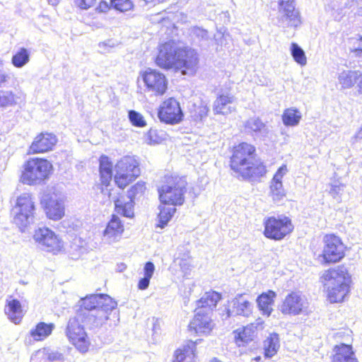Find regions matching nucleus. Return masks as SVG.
<instances>
[{
  "label": "nucleus",
  "instance_id": "obj_1",
  "mask_svg": "<svg viewBox=\"0 0 362 362\" xmlns=\"http://www.w3.org/2000/svg\"><path fill=\"white\" fill-rule=\"evenodd\" d=\"M255 151V147L246 142L233 148L230 166L243 180L255 181L267 173L266 167L256 158Z\"/></svg>",
  "mask_w": 362,
  "mask_h": 362
},
{
  "label": "nucleus",
  "instance_id": "obj_2",
  "mask_svg": "<svg viewBox=\"0 0 362 362\" xmlns=\"http://www.w3.org/2000/svg\"><path fill=\"white\" fill-rule=\"evenodd\" d=\"M325 286L327 288V296L331 303H339L344 300L349 292L350 276L344 267H338L326 271L322 276Z\"/></svg>",
  "mask_w": 362,
  "mask_h": 362
},
{
  "label": "nucleus",
  "instance_id": "obj_3",
  "mask_svg": "<svg viewBox=\"0 0 362 362\" xmlns=\"http://www.w3.org/2000/svg\"><path fill=\"white\" fill-rule=\"evenodd\" d=\"M187 185L185 177L166 174L158 188L160 201L162 204L173 206L182 205L185 201Z\"/></svg>",
  "mask_w": 362,
  "mask_h": 362
},
{
  "label": "nucleus",
  "instance_id": "obj_4",
  "mask_svg": "<svg viewBox=\"0 0 362 362\" xmlns=\"http://www.w3.org/2000/svg\"><path fill=\"white\" fill-rule=\"evenodd\" d=\"M21 180L23 184L40 185L48 179L52 165L43 158H30L23 165Z\"/></svg>",
  "mask_w": 362,
  "mask_h": 362
},
{
  "label": "nucleus",
  "instance_id": "obj_5",
  "mask_svg": "<svg viewBox=\"0 0 362 362\" xmlns=\"http://www.w3.org/2000/svg\"><path fill=\"white\" fill-rule=\"evenodd\" d=\"M35 204L31 196L24 193L19 196L11 209L13 223L23 232L34 221Z\"/></svg>",
  "mask_w": 362,
  "mask_h": 362
},
{
  "label": "nucleus",
  "instance_id": "obj_6",
  "mask_svg": "<svg viewBox=\"0 0 362 362\" xmlns=\"http://www.w3.org/2000/svg\"><path fill=\"white\" fill-rule=\"evenodd\" d=\"M78 312L85 327L90 329L100 327L108 321H110L109 327L116 326L119 320L117 310L110 312V310L103 309H93Z\"/></svg>",
  "mask_w": 362,
  "mask_h": 362
},
{
  "label": "nucleus",
  "instance_id": "obj_7",
  "mask_svg": "<svg viewBox=\"0 0 362 362\" xmlns=\"http://www.w3.org/2000/svg\"><path fill=\"white\" fill-rule=\"evenodd\" d=\"M79 317L77 311L74 317L69 318L65 329V334L69 341L81 353H86L88 350L90 341L85 332V326Z\"/></svg>",
  "mask_w": 362,
  "mask_h": 362
},
{
  "label": "nucleus",
  "instance_id": "obj_8",
  "mask_svg": "<svg viewBox=\"0 0 362 362\" xmlns=\"http://www.w3.org/2000/svg\"><path fill=\"white\" fill-rule=\"evenodd\" d=\"M115 181L117 186L124 189L140 175L137 160L132 156L122 158L115 165Z\"/></svg>",
  "mask_w": 362,
  "mask_h": 362
},
{
  "label": "nucleus",
  "instance_id": "obj_9",
  "mask_svg": "<svg viewBox=\"0 0 362 362\" xmlns=\"http://www.w3.org/2000/svg\"><path fill=\"white\" fill-rule=\"evenodd\" d=\"M264 226L265 237L275 240H282L293 230L291 220L283 215L265 218Z\"/></svg>",
  "mask_w": 362,
  "mask_h": 362
},
{
  "label": "nucleus",
  "instance_id": "obj_10",
  "mask_svg": "<svg viewBox=\"0 0 362 362\" xmlns=\"http://www.w3.org/2000/svg\"><path fill=\"white\" fill-rule=\"evenodd\" d=\"M309 303L305 295L299 291L288 294L279 305V310L284 315H298L308 312Z\"/></svg>",
  "mask_w": 362,
  "mask_h": 362
},
{
  "label": "nucleus",
  "instance_id": "obj_11",
  "mask_svg": "<svg viewBox=\"0 0 362 362\" xmlns=\"http://www.w3.org/2000/svg\"><path fill=\"white\" fill-rule=\"evenodd\" d=\"M323 243L324 247L321 256L325 263H336L344 257V245L339 237L334 235H326Z\"/></svg>",
  "mask_w": 362,
  "mask_h": 362
},
{
  "label": "nucleus",
  "instance_id": "obj_12",
  "mask_svg": "<svg viewBox=\"0 0 362 362\" xmlns=\"http://www.w3.org/2000/svg\"><path fill=\"white\" fill-rule=\"evenodd\" d=\"M145 189V183L138 182L127 191V199L128 200L126 201L123 196L115 199L116 212L125 217H132L134 214V199L136 196L141 195Z\"/></svg>",
  "mask_w": 362,
  "mask_h": 362
},
{
  "label": "nucleus",
  "instance_id": "obj_13",
  "mask_svg": "<svg viewBox=\"0 0 362 362\" xmlns=\"http://www.w3.org/2000/svg\"><path fill=\"white\" fill-rule=\"evenodd\" d=\"M33 239L43 250L49 252H56L62 247V243L57 235L46 227L36 229L33 234Z\"/></svg>",
  "mask_w": 362,
  "mask_h": 362
},
{
  "label": "nucleus",
  "instance_id": "obj_14",
  "mask_svg": "<svg viewBox=\"0 0 362 362\" xmlns=\"http://www.w3.org/2000/svg\"><path fill=\"white\" fill-rule=\"evenodd\" d=\"M146 90L154 95H163L167 89L168 82L164 74L154 69H148L141 74Z\"/></svg>",
  "mask_w": 362,
  "mask_h": 362
},
{
  "label": "nucleus",
  "instance_id": "obj_15",
  "mask_svg": "<svg viewBox=\"0 0 362 362\" xmlns=\"http://www.w3.org/2000/svg\"><path fill=\"white\" fill-rule=\"evenodd\" d=\"M300 23L299 13L295 8L294 0H279V26L297 27Z\"/></svg>",
  "mask_w": 362,
  "mask_h": 362
},
{
  "label": "nucleus",
  "instance_id": "obj_16",
  "mask_svg": "<svg viewBox=\"0 0 362 362\" xmlns=\"http://www.w3.org/2000/svg\"><path fill=\"white\" fill-rule=\"evenodd\" d=\"M82 304L78 311L90 310L93 309H103L104 310L114 311L117 303L106 294H93L81 299Z\"/></svg>",
  "mask_w": 362,
  "mask_h": 362
},
{
  "label": "nucleus",
  "instance_id": "obj_17",
  "mask_svg": "<svg viewBox=\"0 0 362 362\" xmlns=\"http://www.w3.org/2000/svg\"><path fill=\"white\" fill-rule=\"evenodd\" d=\"M158 117L161 122L174 124L182 120L183 113L180 103L174 98L163 102L158 111Z\"/></svg>",
  "mask_w": 362,
  "mask_h": 362
},
{
  "label": "nucleus",
  "instance_id": "obj_18",
  "mask_svg": "<svg viewBox=\"0 0 362 362\" xmlns=\"http://www.w3.org/2000/svg\"><path fill=\"white\" fill-rule=\"evenodd\" d=\"M179 48L173 42L168 41L161 45L156 57V62L158 66L170 69L177 66L179 60Z\"/></svg>",
  "mask_w": 362,
  "mask_h": 362
},
{
  "label": "nucleus",
  "instance_id": "obj_19",
  "mask_svg": "<svg viewBox=\"0 0 362 362\" xmlns=\"http://www.w3.org/2000/svg\"><path fill=\"white\" fill-rule=\"evenodd\" d=\"M252 303L245 299L243 294H238L230 302V308H226V317L223 314V320L233 315L248 317L252 314Z\"/></svg>",
  "mask_w": 362,
  "mask_h": 362
},
{
  "label": "nucleus",
  "instance_id": "obj_20",
  "mask_svg": "<svg viewBox=\"0 0 362 362\" xmlns=\"http://www.w3.org/2000/svg\"><path fill=\"white\" fill-rule=\"evenodd\" d=\"M195 315L189 325L190 331H194L197 334H207L213 327L211 314L202 312V310H195Z\"/></svg>",
  "mask_w": 362,
  "mask_h": 362
},
{
  "label": "nucleus",
  "instance_id": "obj_21",
  "mask_svg": "<svg viewBox=\"0 0 362 362\" xmlns=\"http://www.w3.org/2000/svg\"><path fill=\"white\" fill-rule=\"evenodd\" d=\"M57 136L51 133H41L32 142L29 148L30 153H41L52 149L57 144Z\"/></svg>",
  "mask_w": 362,
  "mask_h": 362
},
{
  "label": "nucleus",
  "instance_id": "obj_22",
  "mask_svg": "<svg viewBox=\"0 0 362 362\" xmlns=\"http://www.w3.org/2000/svg\"><path fill=\"white\" fill-rule=\"evenodd\" d=\"M179 60L177 63V68H185L182 71L185 74H192L195 71L198 65V54L194 49H179Z\"/></svg>",
  "mask_w": 362,
  "mask_h": 362
},
{
  "label": "nucleus",
  "instance_id": "obj_23",
  "mask_svg": "<svg viewBox=\"0 0 362 362\" xmlns=\"http://www.w3.org/2000/svg\"><path fill=\"white\" fill-rule=\"evenodd\" d=\"M42 203L45 205V210L47 217L52 220H59L64 215V206L62 200L54 197L45 195Z\"/></svg>",
  "mask_w": 362,
  "mask_h": 362
},
{
  "label": "nucleus",
  "instance_id": "obj_24",
  "mask_svg": "<svg viewBox=\"0 0 362 362\" xmlns=\"http://www.w3.org/2000/svg\"><path fill=\"white\" fill-rule=\"evenodd\" d=\"M245 131L255 139H264L268 136L269 129L267 125L259 117H253L248 119L244 124Z\"/></svg>",
  "mask_w": 362,
  "mask_h": 362
},
{
  "label": "nucleus",
  "instance_id": "obj_25",
  "mask_svg": "<svg viewBox=\"0 0 362 362\" xmlns=\"http://www.w3.org/2000/svg\"><path fill=\"white\" fill-rule=\"evenodd\" d=\"M124 231V226L119 218L113 215L103 232L105 241L109 243L118 241Z\"/></svg>",
  "mask_w": 362,
  "mask_h": 362
},
{
  "label": "nucleus",
  "instance_id": "obj_26",
  "mask_svg": "<svg viewBox=\"0 0 362 362\" xmlns=\"http://www.w3.org/2000/svg\"><path fill=\"white\" fill-rule=\"evenodd\" d=\"M188 31L192 44L202 49H207L210 46L212 38L207 30L199 26H192Z\"/></svg>",
  "mask_w": 362,
  "mask_h": 362
},
{
  "label": "nucleus",
  "instance_id": "obj_27",
  "mask_svg": "<svg viewBox=\"0 0 362 362\" xmlns=\"http://www.w3.org/2000/svg\"><path fill=\"white\" fill-rule=\"evenodd\" d=\"M276 293L272 290H268L262 293L256 299L257 307L262 314L264 316L269 317L273 312V305Z\"/></svg>",
  "mask_w": 362,
  "mask_h": 362
},
{
  "label": "nucleus",
  "instance_id": "obj_28",
  "mask_svg": "<svg viewBox=\"0 0 362 362\" xmlns=\"http://www.w3.org/2000/svg\"><path fill=\"white\" fill-rule=\"evenodd\" d=\"M221 298V296L218 292H206L197 301V308L196 310H202V312L211 314Z\"/></svg>",
  "mask_w": 362,
  "mask_h": 362
},
{
  "label": "nucleus",
  "instance_id": "obj_29",
  "mask_svg": "<svg viewBox=\"0 0 362 362\" xmlns=\"http://www.w3.org/2000/svg\"><path fill=\"white\" fill-rule=\"evenodd\" d=\"M4 312L8 318L15 324H19L23 317L21 304L17 299L6 300Z\"/></svg>",
  "mask_w": 362,
  "mask_h": 362
},
{
  "label": "nucleus",
  "instance_id": "obj_30",
  "mask_svg": "<svg viewBox=\"0 0 362 362\" xmlns=\"http://www.w3.org/2000/svg\"><path fill=\"white\" fill-rule=\"evenodd\" d=\"M335 353L332 356V362H357L350 345L341 344L334 348Z\"/></svg>",
  "mask_w": 362,
  "mask_h": 362
},
{
  "label": "nucleus",
  "instance_id": "obj_31",
  "mask_svg": "<svg viewBox=\"0 0 362 362\" xmlns=\"http://www.w3.org/2000/svg\"><path fill=\"white\" fill-rule=\"evenodd\" d=\"M234 97L229 94L220 95L214 103V112L215 114L228 115L230 113L234 107L232 106L234 102Z\"/></svg>",
  "mask_w": 362,
  "mask_h": 362
},
{
  "label": "nucleus",
  "instance_id": "obj_32",
  "mask_svg": "<svg viewBox=\"0 0 362 362\" xmlns=\"http://www.w3.org/2000/svg\"><path fill=\"white\" fill-rule=\"evenodd\" d=\"M195 348L194 341H188L175 351L173 362H190L194 356Z\"/></svg>",
  "mask_w": 362,
  "mask_h": 362
},
{
  "label": "nucleus",
  "instance_id": "obj_33",
  "mask_svg": "<svg viewBox=\"0 0 362 362\" xmlns=\"http://www.w3.org/2000/svg\"><path fill=\"white\" fill-rule=\"evenodd\" d=\"M54 329L53 323H45L40 322L37 323L34 329L30 331V336L35 341H42L48 337Z\"/></svg>",
  "mask_w": 362,
  "mask_h": 362
},
{
  "label": "nucleus",
  "instance_id": "obj_34",
  "mask_svg": "<svg viewBox=\"0 0 362 362\" xmlns=\"http://www.w3.org/2000/svg\"><path fill=\"white\" fill-rule=\"evenodd\" d=\"M160 212L157 216L158 223L156 228H164L172 218L176 209L175 206L163 204L159 206Z\"/></svg>",
  "mask_w": 362,
  "mask_h": 362
},
{
  "label": "nucleus",
  "instance_id": "obj_35",
  "mask_svg": "<svg viewBox=\"0 0 362 362\" xmlns=\"http://www.w3.org/2000/svg\"><path fill=\"white\" fill-rule=\"evenodd\" d=\"M100 175L103 185H108L112 177V164L107 156L103 155L100 158Z\"/></svg>",
  "mask_w": 362,
  "mask_h": 362
},
{
  "label": "nucleus",
  "instance_id": "obj_36",
  "mask_svg": "<svg viewBox=\"0 0 362 362\" xmlns=\"http://www.w3.org/2000/svg\"><path fill=\"white\" fill-rule=\"evenodd\" d=\"M279 338L276 333L270 334L264 341V356L266 358H272L279 349Z\"/></svg>",
  "mask_w": 362,
  "mask_h": 362
},
{
  "label": "nucleus",
  "instance_id": "obj_37",
  "mask_svg": "<svg viewBox=\"0 0 362 362\" xmlns=\"http://www.w3.org/2000/svg\"><path fill=\"white\" fill-rule=\"evenodd\" d=\"M301 119L300 112L293 107L286 109L282 115V121L285 126H297Z\"/></svg>",
  "mask_w": 362,
  "mask_h": 362
},
{
  "label": "nucleus",
  "instance_id": "obj_38",
  "mask_svg": "<svg viewBox=\"0 0 362 362\" xmlns=\"http://www.w3.org/2000/svg\"><path fill=\"white\" fill-rule=\"evenodd\" d=\"M30 53L28 49L25 47H21L13 54L11 64L14 67L21 69L30 62Z\"/></svg>",
  "mask_w": 362,
  "mask_h": 362
},
{
  "label": "nucleus",
  "instance_id": "obj_39",
  "mask_svg": "<svg viewBox=\"0 0 362 362\" xmlns=\"http://www.w3.org/2000/svg\"><path fill=\"white\" fill-rule=\"evenodd\" d=\"M358 79V74L356 71L350 70L343 71L339 74L338 81L342 88H351Z\"/></svg>",
  "mask_w": 362,
  "mask_h": 362
},
{
  "label": "nucleus",
  "instance_id": "obj_40",
  "mask_svg": "<svg viewBox=\"0 0 362 362\" xmlns=\"http://www.w3.org/2000/svg\"><path fill=\"white\" fill-rule=\"evenodd\" d=\"M255 329L256 327H255L253 325H247L243 327V329L240 331L238 333V335L235 337L237 341H240L246 344L252 341L255 336Z\"/></svg>",
  "mask_w": 362,
  "mask_h": 362
},
{
  "label": "nucleus",
  "instance_id": "obj_41",
  "mask_svg": "<svg viewBox=\"0 0 362 362\" xmlns=\"http://www.w3.org/2000/svg\"><path fill=\"white\" fill-rule=\"evenodd\" d=\"M291 54L298 64L301 66L305 65L307 62L306 57L303 49L296 42H292L291 45Z\"/></svg>",
  "mask_w": 362,
  "mask_h": 362
},
{
  "label": "nucleus",
  "instance_id": "obj_42",
  "mask_svg": "<svg viewBox=\"0 0 362 362\" xmlns=\"http://www.w3.org/2000/svg\"><path fill=\"white\" fill-rule=\"evenodd\" d=\"M270 194L274 202H277L281 201L286 197V192L282 182H271Z\"/></svg>",
  "mask_w": 362,
  "mask_h": 362
},
{
  "label": "nucleus",
  "instance_id": "obj_43",
  "mask_svg": "<svg viewBox=\"0 0 362 362\" xmlns=\"http://www.w3.org/2000/svg\"><path fill=\"white\" fill-rule=\"evenodd\" d=\"M128 117L132 124L134 127H144L146 125L143 115L135 110H129L128 112Z\"/></svg>",
  "mask_w": 362,
  "mask_h": 362
},
{
  "label": "nucleus",
  "instance_id": "obj_44",
  "mask_svg": "<svg viewBox=\"0 0 362 362\" xmlns=\"http://www.w3.org/2000/svg\"><path fill=\"white\" fill-rule=\"evenodd\" d=\"M110 5L121 12L130 11L134 6L131 0H111Z\"/></svg>",
  "mask_w": 362,
  "mask_h": 362
},
{
  "label": "nucleus",
  "instance_id": "obj_45",
  "mask_svg": "<svg viewBox=\"0 0 362 362\" xmlns=\"http://www.w3.org/2000/svg\"><path fill=\"white\" fill-rule=\"evenodd\" d=\"M16 103L14 95L12 92H3L0 95V106H8Z\"/></svg>",
  "mask_w": 362,
  "mask_h": 362
},
{
  "label": "nucleus",
  "instance_id": "obj_46",
  "mask_svg": "<svg viewBox=\"0 0 362 362\" xmlns=\"http://www.w3.org/2000/svg\"><path fill=\"white\" fill-rule=\"evenodd\" d=\"M345 188V186L337 182H334L330 185L329 194L334 198L338 199L340 195L342 194Z\"/></svg>",
  "mask_w": 362,
  "mask_h": 362
},
{
  "label": "nucleus",
  "instance_id": "obj_47",
  "mask_svg": "<svg viewBox=\"0 0 362 362\" xmlns=\"http://www.w3.org/2000/svg\"><path fill=\"white\" fill-rule=\"evenodd\" d=\"M146 141L149 144H158L161 141V136H159L157 129L151 128L146 134Z\"/></svg>",
  "mask_w": 362,
  "mask_h": 362
},
{
  "label": "nucleus",
  "instance_id": "obj_48",
  "mask_svg": "<svg viewBox=\"0 0 362 362\" xmlns=\"http://www.w3.org/2000/svg\"><path fill=\"white\" fill-rule=\"evenodd\" d=\"M115 46V43L112 40H107L98 44L100 53L109 52L110 49Z\"/></svg>",
  "mask_w": 362,
  "mask_h": 362
},
{
  "label": "nucleus",
  "instance_id": "obj_49",
  "mask_svg": "<svg viewBox=\"0 0 362 362\" xmlns=\"http://www.w3.org/2000/svg\"><path fill=\"white\" fill-rule=\"evenodd\" d=\"M155 271V266L153 262H147L144 268V276L148 277L150 279L152 278V276Z\"/></svg>",
  "mask_w": 362,
  "mask_h": 362
},
{
  "label": "nucleus",
  "instance_id": "obj_50",
  "mask_svg": "<svg viewBox=\"0 0 362 362\" xmlns=\"http://www.w3.org/2000/svg\"><path fill=\"white\" fill-rule=\"evenodd\" d=\"M47 357L49 361H62L64 359L62 354L58 351H50L47 354Z\"/></svg>",
  "mask_w": 362,
  "mask_h": 362
},
{
  "label": "nucleus",
  "instance_id": "obj_51",
  "mask_svg": "<svg viewBox=\"0 0 362 362\" xmlns=\"http://www.w3.org/2000/svg\"><path fill=\"white\" fill-rule=\"evenodd\" d=\"M95 0H76V4L81 9H88L95 3Z\"/></svg>",
  "mask_w": 362,
  "mask_h": 362
},
{
  "label": "nucleus",
  "instance_id": "obj_52",
  "mask_svg": "<svg viewBox=\"0 0 362 362\" xmlns=\"http://www.w3.org/2000/svg\"><path fill=\"white\" fill-rule=\"evenodd\" d=\"M179 265L182 271L185 273V274H187L191 267L189 261L187 259L182 258L179 262Z\"/></svg>",
  "mask_w": 362,
  "mask_h": 362
},
{
  "label": "nucleus",
  "instance_id": "obj_53",
  "mask_svg": "<svg viewBox=\"0 0 362 362\" xmlns=\"http://www.w3.org/2000/svg\"><path fill=\"white\" fill-rule=\"evenodd\" d=\"M342 0H324V3L326 6H328L330 9H337Z\"/></svg>",
  "mask_w": 362,
  "mask_h": 362
},
{
  "label": "nucleus",
  "instance_id": "obj_54",
  "mask_svg": "<svg viewBox=\"0 0 362 362\" xmlns=\"http://www.w3.org/2000/svg\"><path fill=\"white\" fill-rule=\"evenodd\" d=\"M353 57H362V36L358 40V47L351 51Z\"/></svg>",
  "mask_w": 362,
  "mask_h": 362
},
{
  "label": "nucleus",
  "instance_id": "obj_55",
  "mask_svg": "<svg viewBox=\"0 0 362 362\" xmlns=\"http://www.w3.org/2000/svg\"><path fill=\"white\" fill-rule=\"evenodd\" d=\"M151 279L148 277L144 276L141 278L138 283V288L139 290H146L150 284Z\"/></svg>",
  "mask_w": 362,
  "mask_h": 362
},
{
  "label": "nucleus",
  "instance_id": "obj_56",
  "mask_svg": "<svg viewBox=\"0 0 362 362\" xmlns=\"http://www.w3.org/2000/svg\"><path fill=\"white\" fill-rule=\"evenodd\" d=\"M110 6L111 5H110L107 1H101L96 10L100 13H105L110 9Z\"/></svg>",
  "mask_w": 362,
  "mask_h": 362
},
{
  "label": "nucleus",
  "instance_id": "obj_57",
  "mask_svg": "<svg viewBox=\"0 0 362 362\" xmlns=\"http://www.w3.org/2000/svg\"><path fill=\"white\" fill-rule=\"evenodd\" d=\"M9 79L10 76L8 74L0 71V87H4Z\"/></svg>",
  "mask_w": 362,
  "mask_h": 362
},
{
  "label": "nucleus",
  "instance_id": "obj_58",
  "mask_svg": "<svg viewBox=\"0 0 362 362\" xmlns=\"http://www.w3.org/2000/svg\"><path fill=\"white\" fill-rule=\"evenodd\" d=\"M209 111V109L206 106H201L199 107V116L201 119L206 117L207 115V112Z\"/></svg>",
  "mask_w": 362,
  "mask_h": 362
},
{
  "label": "nucleus",
  "instance_id": "obj_59",
  "mask_svg": "<svg viewBox=\"0 0 362 362\" xmlns=\"http://www.w3.org/2000/svg\"><path fill=\"white\" fill-rule=\"evenodd\" d=\"M283 177L284 176H282L281 175H280V174H279L278 173L276 172V173L274 175L271 182L272 183L282 182H281V179L283 178Z\"/></svg>",
  "mask_w": 362,
  "mask_h": 362
},
{
  "label": "nucleus",
  "instance_id": "obj_60",
  "mask_svg": "<svg viewBox=\"0 0 362 362\" xmlns=\"http://www.w3.org/2000/svg\"><path fill=\"white\" fill-rule=\"evenodd\" d=\"M288 170H287V167L286 165H281L279 169L278 170L276 171V173H278L279 174L281 175L282 176H284L286 173H287Z\"/></svg>",
  "mask_w": 362,
  "mask_h": 362
},
{
  "label": "nucleus",
  "instance_id": "obj_61",
  "mask_svg": "<svg viewBox=\"0 0 362 362\" xmlns=\"http://www.w3.org/2000/svg\"><path fill=\"white\" fill-rule=\"evenodd\" d=\"M358 92L362 94V75H361L358 83Z\"/></svg>",
  "mask_w": 362,
  "mask_h": 362
},
{
  "label": "nucleus",
  "instance_id": "obj_62",
  "mask_svg": "<svg viewBox=\"0 0 362 362\" xmlns=\"http://www.w3.org/2000/svg\"><path fill=\"white\" fill-rule=\"evenodd\" d=\"M356 137L357 139H362V125H361V127L360 128V129L356 133Z\"/></svg>",
  "mask_w": 362,
  "mask_h": 362
},
{
  "label": "nucleus",
  "instance_id": "obj_63",
  "mask_svg": "<svg viewBox=\"0 0 362 362\" xmlns=\"http://www.w3.org/2000/svg\"><path fill=\"white\" fill-rule=\"evenodd\" d=\"M357 14L358 16H362V7H360L358 10H357Z\"/></svg>",
  "mask_w": 362,
  "mask_h": 362
},
{
  "label": "nucleus",
  "instance_id": "obj_64",
  "mask_svg": "<svg viewBox=\"0 0 362 362\" xmlns=\"http://www.w3.org/2000/svg\"><path fill=\"white\" fill-rule=\"evenodd\" d=\"M210 362H221V361H219L218 359H217L216 358H214L213 359L211 360Z\"/></svg>",
  "mask_w": 362,
  "mask_h": 362
}]
</instances>
